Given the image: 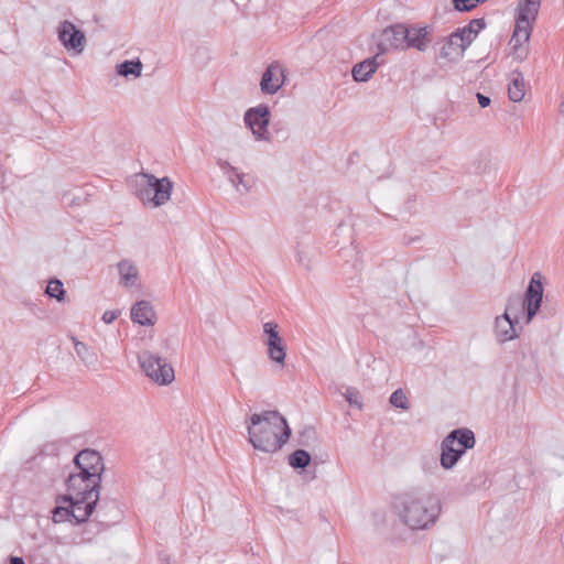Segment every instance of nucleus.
Returning <instances> with one entry per match:
<instances>
[{"label":"nucleus","mask_w":564,"mask_h":564,"mask_svg":"<svg viewBox=\"0 0 564 564\" xmlns=\"http://www.w3.org/2000/svg\"><path fill=\"white\" fill-rule=\"evenodd\" d=\"M101 479L94 477L86 470L70 473L66 478L67 495H64L57 499L59 501H72V499H78V502H85L87 499L96 498L99 500V488Z\"/></svg>","instance_id":"3"},{"label":"nucleus","mask_w":564,"mask_h":564,"mask_svg":"<svg viewBox=\"0 0 564 564\" xmlns=\"http://www.w3.org/2000/svg\"><path fill=\"white\" fill-rule=\"evenodd\" d=\"M245 174L238 172L236 170L232 174H229L228 180L234 185V187L237 189V192L245 194L249 192L250 184L245 180Z\"/></svg>","instance_id":"28"},{"label":"nucleus","mask_w":564,"mask_h":564,"mask_svg":"<svg viewBox=\"0 0 564 564\" xmlns=\"http://www.w3.org/2000/svg\"><path fill=\"white\" fill-rule=\"evenodd\" d=\"M57 36L68 52L82 54L86 46V36L83 31L68 20H64L57 28Z\"/></svg>","instance_id":"10"},{"label":"nucleus","mask_w":564,"mask_h":564,"mask_svg":"<svg viewBox=\"0 0 564 564\" xmlns=\"http://www.w3.org/2000/svg\"><path fill=\"white\" fill-rule=\"evenodd\" d=\"M52 513H53L52 519L55 523L64 522L72 518V511H70L69 505L67 507L56 506L53 509Z\"/></svg>","instance_id":"30"},{"label":"nucleus","mask_w":564,"mask_h":564,"mask_svg":"<svg viewBox=\"0 0 564 564\" xmlns=\"http://www.w3.org/2000/svg\"><path fill=\"white\" fill-rule=\"evenodd\" d=\"M74 464L78 471L86 473L87 470L91 476L99 477L101 479L105 466L104 459L97 451L90 448L80 451L74 457Z\"/></svg>","instance_id":"11"},{"label":"nucleus","mask_w":564,"mask_h":564,"mask_svg":"<svg viewBox=\"0 0 564 564\" xmlns=\"http://www.w3.org/2000/svg\"><path fill=\"white\" fill-rule=\"evenodd\" d=\"M272 129L274 132L279 133L282 130V122L281 121L273 122Z\"/></svg>","instance_id":"42"},{"label":"nucleus","mask_w":564,"mask_h":564,"mask_svg":"<svg viewBox=\"0 0 564 564\" xmlns=\"http://www.w3.org/2000/svg\"><path fill=\"white\" fill-rule=\"evenodd\" d=\"M518 303V299H509L505 313L501 316L496 317L495 322V334L500 343H506L518 336L514 328V321L510 317V310L513 304Z\"/></svg>","instance_id":"14"},{"label":"nucleus","mask_w":564,"mask_h":564,"mask_svg":"<svg viewBox=\"0 0 564 564\" xmlns=\"http://www.w3.org/2000/svg\"><path fill=\"white\" fill-rule=\"evenodd\" d=\"M142 68L143 65L140 59L123 61L116 66L117 74L123 77H128L130 75L140 77Z\"/></svg>","instance_id":"25"},{"label":"nucleus","mask_w":564,"mask_h":564,"mask_svg":"<svg viewBox=\"0 0 564 564\" xmlns=\"http://www.w3.org/2000/svg\"><path fill=\"white\" fill-rule=\"evenodd\" d=\"M138 360L147 377L155 383L166 386L174 380V369L165 358L144 350L138 355Z\"/></svg>","instance_id":"5"},{"label":"nucleus","mask_w":564,"mask_h":564,"mask_svg":"<svg viewBox=\"0 0 564 564\" xmlns=\"http://www.w3.org/2000/svg\"><path fill=\"white\" fill-rule=\"evenodd\" d=\"M529 55V46H522V47H517V48H512V56L516 61L518 62H522L524 61Z\"/></svg>","instance_id":"35"},{"label":"nucleus","mask_w":564,"mask_h":564,"mask_svg":"<svg viewBox=\"0 0 564 564\" xmlns=\"http://www.w3.org/2000/svg\"><path fill=\"white\" fill-rule=\"evenodd\" d=\"M143 177L147 185L139 189V198L142 202H151L155 207L164 205L171 197L173 182L166 176L158 178L149 173H144Z\"/></svg>","instance_id":"6"},{"label":"nucleus","mask_w":564,"mask_h":564,"mask_svg":"<svg viewBox=\"0 0 564 564\" xmlns=\"http://www.w3.org/2000/svg\"><path fill=\"white\" fill-rule=\"evenodd\" d=\"M118 316H119V312H117V311H106L102 314L101 319L106 324H111L112 322H115L118 318Z\"/></svg>","instance_id":"38"},{"label":"nucleus","mask_w":564,"mask_h":564,"mask_svg":"<svg viewBox=\"0 0 564 564\" xmlns=\"http://www.w3.org/2000/svg\"><path fill=\"white\" fill-rule=\"evenodd\" d=\"M441 465L445 469H451L465 454L463 448L458 447L453 440L446 436L441 445Z\"/></svg>","instance_id":"16"},{"label":"nucleus","mask_w":564,"mask_h":564,"mask_svg":"<svg viewBox=\"0 0 564 564\" xmlns=\"http://www.w3.org/2000/svg\"><path fill=\"white\" fill-rule=\"evenodd\" d=\"M45 293L53 299H56L58 302L64 301L65 289L63 283L57 279H52L48 281Z\"/></svg>","instance_id":"27"},{"label":"nucleus","mask_w":564,"mask_h":564,"mask_svg":"<svg viewBox=\"0 0 564 564\" xmlns=\"http://www.w3.org/2000/svg\"><path fill=\"white\" fill-rule=\"evenodd\" d=\"M311 454L305 449H296L289 456V464L294 469H303L310 465Z\"/></svg>","instance_id":"26"},{"label":"nucleus","mask_w":564,"mask_h":564,"mask_svg":"<svg viewBox=\"0 0 564 564\" xmlns=\"http://www.w3.org/2000/svg\"><path fill=\"white\" fill-rule=\"evenodd\" d=\"M465 28L476 39L478 33L486 28V21L484 18L473 19Z\"/></svg>","instance_id":"32"},{"label":"nucleus","mask_w":564,"mask_h":564,"mask_svg":"<svg viewBox=\"0 0 564 564\" xmlns=\"http://www.w3.org/2000/svg\"><path fill=\"white\" fill-rule=\"evenodd\" d=\"M394 509L404 525L411 530H424L436 522L442 505L437 495L413 488L395 498Z\"/></svg>","instance_id":"1"},{"label":"nucleus","mask_w":564,"mask_h":564,"mask_svg":"<svg viewBox=\"0 0 564 564\" xmlns=\"http://www.w3.org/2000/svg\"><path fill=\"white\" fill-rule=\"evenodd\" d=\"M218 166L224 171L227 177L229 176V174H232L237 170V167L230 165L229 162L224 160L218 161Z\"/></svg>","instance_id":"39"},{"label":"nucleus","mask_w":564,"mask_h":564,"mask_svg":"<svg viewBox=\"0 0 564 564\" xmlns=\"http://www.w3.org/2000/svg\"><path fill=\"white\" fill-rule=\"evenodd\" d=\"M409 35H406V48H416L424 52L431 43V31L427 26L416 28L408 26Z\"/></svg>","instance_id":"17"},{"label":"nucleus","mask_w":564,"mask_h":564,"mask_svg":"<svg viewBox=\"0 0 564 564\" xmlns=\"http://www.w3.org/2000/svg\"><path fill=\"white\" fill-rule=\"evenodd\" d=\"M456 32L462 35V41H463V44H465L466 47H468L475 40V36H473L471 34H469V32H467V29L465 26L463 28H458L456 30Z\"/></svg>","instance_id":"36"},{"label":"nucleus","mask_w":564,"mask_h":564,"mask_svg":"<svg viewBox=\"0 0 564 564\" xmlns=\"http://www.w3.org/2000/svg\"><path fill=\"white\" fill-rule=\"evenodd\" d=\"M120 283L124 286H132L139 278L138 268L130 260H122L118 264Z\"/></svg>","instance_id":"21"},{"label":"nucleus","mask_w":564,"mask_h":564,"mask_svg":"<svg viewBox=\"0 0 564 564\" xmlns=\"http://www.w3.org/2000/svg\"><path fill=\"white\" fill-rule=\"evenodd\" d=\"M466 48L465 44H463L462 35L455 31L447 37L446 43L441 50V56L451 61L459 59L464 56Z\"/></svg>","instance_id":"19"},{"label":"nucleus","mask_w":564,"mask_h":564,"mask_svg":"<svg viewBox=\"0 0 564 564\" xmlns=\"http://www.w3.org/2000/svg\"><path fill=\"white\" fill-rule=\"evenodd\" d=\"M9 564H25L24 560L20 556H10Z\"/></svg>","instance_id":"41"},{"label":"nucleus","mask_w":564,"mask_h":564,"mask_svg":"<svg viewBox=\"0 0 564 564\" xmlns=\"http://www.w3.org/2000/svg\"><path fill=\"white\" fill-rule=\"evenodd\" d=\"M72 341L74 343L76 355L87 367H93L97 364L98 357L93 349L74 336H72Z\"/></svg>","instance_id":"24"},{"label":"nucleus","mask_w":564,"mask_h":564,"mask_svg":"<svg viewBox=\"0 0 564 564\" xmlns=\"http://www.w3.org/2000/svg\"><path fill=\"white\" fill-rule=\"evenodd\" d=\"M486 0H453L454 8L457 11L466 12L475 9L479 3Z\"/></svg>","instance_id":"31"},{"label":"nucleus","mask_w":564,"mask_h":564,"mask_svg":"<svg viewBox=\"0 0 564 564\" xmlns=\"http://www.w3.org/2000/svg\"><path fill=\"white\" fill-rule=\"evenodd\" d=\"M476 97H477L478 104H479V106L481 108L488 107L490 105V102H491V100H490V98L488 96H485V95H482L480 93H478L476 95Z\"/></svg>","instance_id":"40"},{"label":"nucleus","mask_w":564,"mask_h":564,"mask_svg":"<svg viewBox=\"0 0 564 564\" xmlns=\"http://www.w3.org/2000/svg\"><path fill=\"white\" fill-rule=\"evenodd\" d=\"M447 436L465 452L466 449L473 448L475 446V435L473 431L468 429L454 430Z\"/></svg>","instance_id":"23"},{"label":"nucleus","mask_w":564,"mask_h":564,"mask_svg":"<svg viewBox=\"0 0 564 564\" xmlns=\"http://www.w3.org/2000/svg\"><path fill=\"white\" fill-rule=\"evenodd\" d=\"M408 25L398 23L382 30L378 39L381 55L391 50H406Z\"/></svg>","instance_id":"9"},{"label":"nucleus","mask_w":564,"mask_h":564,"mask_svg":"<svg viewBox=\"0 0 564 564\" xmlns=\"http://www.w3.org/2000/svg\"><path fill=\"white\" fill-rule=\"evenodd\" d=\"M263 337L269 359L280 366H284L286 345L279 333V325L274 322L264 323Z\"/></svg>","instance_id":"8"},{"label":"nucleus","mask_w":564,"mask_h":564,"mask_svg":"<svg viewBox=\"0 0 564 564\" xmlns=\"http://www.w3.org/2000/svg\"><path fill=\"white\" fill-rule=\"evenodd\" d=\"M543 297V285L540 273H534L524 293L523 305L527 310V321L530 322L539 312Z\"/></svg>","instance_id":"12"},{"label":"nucleus","mask_w":564,"mask_h":564,"mask_svg":"<svg viewBox=\"0 0 564 564\" xmlns=\"http://www.w3.org/2000/svg\"><path fill=\"white\" fill-rule=\"evenodd\" d=\"M296 261L300 265H302L306 270L311 269V260H310L308 252L306 250L297 249Z\"/></svg>","instance_id":"34"},{"label":"nucleus","mask_w":564,"mask_h":564,"mask_svg":"<svg viewBox=\"0 0 564 564\" xmlns=\"http://www.w3.org/2000/svg\"><path fill=\"white\" fill-rule=\"evenodd\" d=\"M301 441H300V444L301 445H305V446H308L310 445V442L308 440L312 438V440H315V431L313 427H306L302 433H301Z\"/></svg>","instance_id":"37"},{"label":"nucleus","mask_w":564,"mask_h":564,"mask_svg":"<svg viewBox=\"0 0 564 564\" xmlns=\"http://www.w3.org/2000/svg\"><path fill=\"white\" fill-rule=\"evenodd\" d=\"M77 500L78 499H72V501L63 502L69 505L72 518L75 519L77 523H82L87 521V519L91 516L98 500H96V498L87 499L85 502H78Z\"/></svg>","instance_id":"20"},{"label":"nucleus","mask_w":564,"mask_h":564,"mask_svg":"<svg viewBox=\"0 0 564 564\" xmlns=\"http://www.w3.org/2000/svg\"><path fill=\"white\" fill-rule=\"evenodd\" d=\"M270 108L268 105H258L245 112V123L252 131L256 140L270 141L268 126L270 123Z\"/></svg>","instance_id":"7"},{"label":"nucleus","mask_w":564,"mask_h":564,"mask_svg":"<svg viewBox=\"0 0 564 564\" xmlns=\"http://www.w3.org/2000/svg\"><path fill=\"white\" fill-rule=\"evenodd\" d=\"M390 403L399 409L408 410L410 408V402L408 397L405 395L402 389H397L390 397Z\"/></svg>","instance_id":"29"},{"label":"nucleus","mask_w":564,"mask_h":564,"mask_svg":"<svg viewBox=\"0 0 564 564\" xmlns=\"http://www.w3.org/2000/svg\"><path fill=\"white\" fill-rule=\"evenodd\" d=\"M381 54L377 53L375 56L366 58L365 61L356 64L352 67V77L356 82H367L376 73L378 67L383 63L380 58Z\"/></svg>","instance_id":"15"},{"label":"nucleus","mask_w":564,"mask_h":564,"mask_svg":"<svg viewBox=\"0 0 564 564\" xmlns=\"http://www.w3.org/2000/svg\"><path fill=\"white\" fill-rule=\"evenodd\" d=\"M131 319L142 326L155 324V312L148 301H139L131 308Z\"/></svg>","instance_id":"18"},{"label":"nucleus","mask_w":564,"mask_h":564,"mask_svg":"<svg viewBox=\"0 0 564 564\" xmlns=\"http://www.w3.org/2000/svg\"><path fill=\"white\" fill-rule=\"evenodd\" d=\"M344 397L346 401L349 403V405H354L359 409L361 408L362 404L360 402V393L357 389L347 388L346 392L344 393Z\"/></svg>","instance_id":"33"},{"label":"nucleus","mask_w":564,"mask_h":564,"mask_svg":"<svg viewBox=\"0 0 564 564\" xmlns=\"http://www.w3.org/2000/svg\"><path fill=\"white\" fill-rule=\"evenodd\" d=\"M508 95L511 101L519 102L525 95L524 79L522 73L516 70L508 85Z\"/></svg>","instance_id":"22"},{"label":"nucleus","mask_w":564,"mask_h":564,"mask_svg":"<svg viewBox=\"0 0 564 564\" xmlns=\"http://www.w3.org/2000/svg\"><path fill=\"white\" fill-rule=\"evenodd\" d=\"M540 6L541 0H521L519 2L516 26L509 42L512 48L528 45Z\"/></svg>","instance_id":"4"},{"label":"nucleus","mask_w":564,"mask_h":564,"mask_svg":"<svg viewBox=\"0 0 564 564\" xmlns=\"http://www.w3.org/2000/svg\"><path fill=\"white\" fill-rule=\"evenodd\" d=\"M561 111L564 112V104L561 105Z\"/></svg>","instance_id":"43"},{"label":"nucleus","mask_w":564,"mask_h":564,"mask_svg":"<svg viewBox=\"0 0 564 564\" xmlns=\"http://www.w3.org/2000/svg\"><path fill=\"white\" fill-rule=\"evenodd\" d=\"M284 82L285 68L279 62H272L262 74L260 89L265 95H274Z\"/></svg>","instance_id":"13"},{"label":"nucleus","mask_w":564,"mask_h":564,"mask_svg":"<svg viewBox=\"0 0 564 564\" xmlns=\"http://www.w3.org/2000/svg\"><path fill=\"white\" fill-rule=\"evenodd\" d=\"M249 442L264 453L280 451L291 436L286 419L276 410L253 413L248 421Z\"/></svg>","instance_id":"2"}]
</instances>
